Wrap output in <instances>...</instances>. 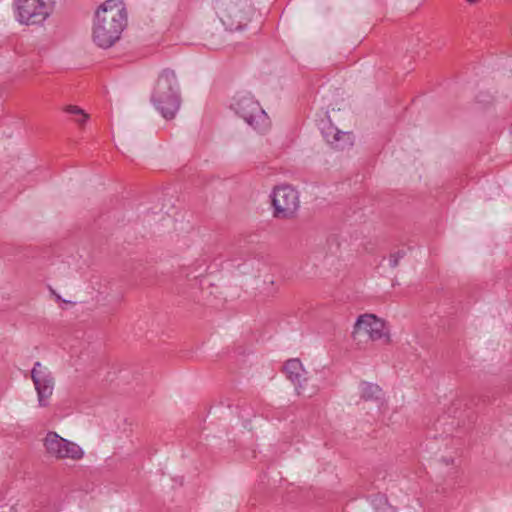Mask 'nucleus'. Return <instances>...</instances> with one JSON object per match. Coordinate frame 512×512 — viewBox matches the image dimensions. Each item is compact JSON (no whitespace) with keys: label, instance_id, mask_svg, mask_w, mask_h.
Here are the masks:
<instances>
[{"label":"nucleus","instance_id":"6e6552de","mask_svg":"<svg viewBox=\"0 0 512 512\" xmlns=\"http://www.w3.org/2000/svg\"><path fill=\"white\" fill-rule=\"evenodd\" d=\"M44 447L49 456L57 459L79 460L83 457L82 448L74 442L62 438L56 432H48L44 438Z\"/></svg>","mask_w":512,"mask_h":512},{"label":"nucleus","instance_id":"423d86ee","mask_svg":"<svg viewBox=\"0 0 512 512\" xmlns=\"http://www.w3.org/2000/svg\"><path fill=\"white\" fill-rule=\"evenodd\" d=\"M273 216L279 219L295 217L300 207L299 193L291 185L276 186L271 194Z\"/></svg>","mask_w":512,"mask_h":512},{"label":"nucleus","instance_id":"7ed1b4c3","mask_svg":"<svg viewBox=\"0 0 512 512\" xmlns=\"http://www.w3.org/2000/svg\"><path fill=\"white\" fill-rule=\"evenodd\" d=\"M214 9L222 24L230 31L244 29L254 14L250 0H214Z\"/></svg>","mask_w":512,"mask_h":512},{"label":"nucleus","instance_id":"9b49d317","mask_svg":"<svg viewBox=\"0 0 512 512\" xmlns=\"http://www.w3.org/2000/svg\"><path fill=\"white\" fill-rule=\"evenodd\" d=\"M321 130L327 143L336 150H344L353 145V134L339 130L331 122L325 124Z\"/></svg>","mask_w":512,"mask_h":512},{"label":"nucleus","instance_id":"2eb2a0df","mask_svg":"<svg viewBox=\"0 0 512 512\" xmlns=\"http://www.w3.org/2000/svg\"><path fill=\"white\" fill-rule=\"evenodd\" d=\"M64 110H65V112H67L69 114L76 115V116L84 113L83 109H81L80 107L75 106V105H68L65 107Z\"/></svg>","mask_w":512,"mask_h":512},{"label":"nucleus","instance_id":"1a4fd4ad","mask_svg":"<svg viewBox=\"0 0 512 512\" xmlns=\"http://www.w3.org/2000/svg\"><path fill=\"white\" fill-rule=\"evenodd\" d=\"M31 379L38 396L41 407L48 405V400L53 394L55 380L51 371L41 362L37 361L31 370Z\"/></svg>","mask_w":512,"mask_h":512},{"label":"nucleus","instance_id":"f03ea898","mask_svg":"<svg viewBox=\"0 0 512 512\" xmlns=\"http://www.w3.org/2000/svg\"><path fill=\"white\" fill-rule=\"evenodd\" d=\"M152 102L165 119H172L180 107V95L176 74L171 69H164L157 80Z\"/></svg>","mask_w":512,"mask_h":512},{"label":"nucleus","instance_id":"dca6fc26","mask_svg":"<svg viewBox=\"0 0 512 512\" xmlns=\"http://www.w3.org/2000/svg\"><path fill=\"white\" fill-rule=\"evenodd\" d=\"M79 117L75 119V121L80 125V126H83L86 121L88 120L89 118V115L87 113H83V114H80L78 115Z\"/></svg>","mask_w":512,"mask_h":512},{"label":"nucleus","instance_id":"0eeeda50","mask_svg":"<svg viewBox=\"0 0 512 512\" xmlns=\"http://www.w3.org/2000/svg\"><path fill=\"white\" fill-rule=\"evenodd\" d=\"M366 334L372 341H381L383 344L391 342L390 329L386 322L373 314H364L357 318L352 336L356 339Z\"/></svg>","mask_w":512,"mask_h":512},{"label":"nucleus","instance_id":"f8f14e48","mask_svg":"<svg viewBox=\"0 0 512 512\" xmlns=\"http://www.w3.org/2000/svg\"><path fill=\"white\" fill-rule=\"evenodd\" d=\"M361 389V398L365 401H374L379 404H382L384 393L382 389L372 383L363 382L360 386Z\"/></svg>","mask_w":512,"mask_h":512},{"label":"nucleus","instance_id":"20e7f679","mask_svg":"<svg viewBox=\"0 0 512 512\" xmlns=\"http://www.w3.org/2000/svg\"><path fill=\"white\" fill-rule=\"evenodd\" d=\"M236 114L259 132H264L270 125L266 112L262 109L258 101L249 94L237 95L232 104Z\"/></svg>","mask_w":512,"mask_h":512},{"label":"nucleus","instance_id":"f257e3e1","mask_svg":"<svg viewBox=\"0 0 512 512\" xmlns=\"http://www.w3.org/2000/svg\"><path fill=\"white\" fill-rule=\"evenodd\" d=\"M127 25V12L120 0H107L95 12L92 39L100 48H110Z\"/></svg>","mask_w":512,"mask_h":512},{"label":"nucleus","instance_id":"a211bd4d","mask_svg":"<svg viewBox=\"0 0 512 512\" xmlns=\"http://www.w3.org/2000/svg\"><path fill=\"white\" fill-rule=\"evenodd\" d=\"M469 4H476L479 0H466Z\"/></svg>","mask_w":512,"mask_h":512},{"label":"nucleus","instance_id":"f3484780","mask_svg":"<svg viewBox=\"0 0 512 512\" xmlns=\"http://www.w3.org/2000/svg\"><path fill=\"white\" fill-rule=\"evenodd\" d=\"M209 45H210L211 48L217 49L220 46V43L210 42Z\"/></svg>","mask_w":512,"mask_h":512},{"label":"nucleus","instance_id":"9d476101","mask_svg":"<svg viewBox=\"0 0 512 512\" xmlns=\"http://www.w3.org/2000/svg\"><path fill=\"white\" fill-rule=\"evenodd\" d=\"M284 371L287 378L294 384L298 395L311 397L317 392L315 387L308 390L305 386L307 382L306 371L301 361L297 358L289 359L284 365Z\"/></svg>","mask_w":512,"mask_h":512},{"label":"nucleus","instance_id":"4468645a","mask_svg":"<svg viewBox=\"0 0 512 512\" xmlns=\"http://www.w3.org/2000/svg\"><path fill=\"white\" fill-rule=\"evenodd\" d=\"M404 253L403 252H397L395 254H392L390 256V259H389V262H390V266L392 268H395L398 264H399V261L400 259L403 257Z\"/></svg>","mask_w":512,"mask_h":512},{"label":"nucleus","instance_id":"ddd939ff","mask_svg":"<svg viewBox=\"0 0 512 512\" xmlns=\"http://www.w3.org/2000/svg\"><path fill=\"white\" fill-rule=\"evenodd\" d=\"M372 504L379 512H394L393 508L387 503V498L384 495H377Z\"/></svg>","mask_w":512,"mask_h":512},{"label":"nucleus","instance_id":"39448f33","mask_svg":"<svg viewBox=\"0 0 512 512\" xmlns=\"http://www.w3.org/2000/svg\"><path fill=\"white\" fill-rule=\"evenodd\" d=\"M53 0H15L16 19L24 25H40L53 11Z\"/></svg>","mask_w":512,"mask_h":512}]
</instances>
